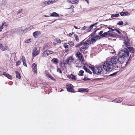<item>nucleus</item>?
<instances>
[{"mask_svg":"<svg viewBox=\"0 0 135 135\" xmlns=\"http://www.w3.org/2000/svg\"><path fill=\"white\" fill-rule=\"evenodd\" d=\"M91 44V41L90 38H89L87 40L85 41L84 40L81 42L80 43L76 45L75 47H80L83 45L85 47H88L89 45H90Z\"/></svg>","mask_w":135,"mask_h":135,"instance_id":"1","label":"nucleus"},{"mask_svg":"<svg viewBox=\"0 0 135 135\" xmlns=\"http://www.w3.org/2000/svg\"><path fill=\"white\" fill-rule=\"evenodd\" d=\"M124 50H122L119 51L118 54L119 57L124 58L127 57L129 55V52L128 50L126 48Z\"/></svg>","mask_w":135,"mask_h":135,"instance_id":"2","label":"nucleus"},{"mask_svg":"<svg viewBox=\"0 0 135 135\" xmlns=\"http://www.w3.org/2000/svg\"><path fill=\"white\" fill-rule=\"evenodd\" d=\"M112 62L110 61L105 62L103 65V68L105 70L108 71L112 69Z\"/></svg>","mask_w":135,"mask_h":135,"instance_id":"3","label":"nucleus"},{"mask_svg":"<svg viewBox=\"0 0 135 135\" xmlns=\"http://www.w3.org/2000/svg\"><path fill=\"white\" fill-rule=\"evenodd\" d=\"M92 70L93 73L99 75L100 74H102L103 69L102 68L100 67H96L95 68L94 66L93 69H92Z\"/></svg>","mask_w":135,"mask_h":135,"instance_id":"4","label":"nucleus"},{"mask_svg":"<svg viewBox=\"0 0 135 135\" xmlns=\"http://www.w3.org/2000/svg\"><path fill=\"white\" fill-rule=\"evenodd\" d=\"M75 56L79 60L83 62L84 59L82 54L79 51H78L75 54Z\"/></svg>","mask_w":135,"mask_h":135,"instance_id":"5","label":"nucleus"},{"mask_svg":"<svg viewBox=\"0 0 135 135\" xmlns=\"http://www.w3.org/2000/svg\"><path fill=\"white\" fill-rule=\"evenodd\" d=\"M73 86L70 84H67L66 85V88L67 91L69 92L73 93L74 92V90L73 89Z\"/></svg>","mask_w":135,"mask_h":135,"instance_id":"6","label":"nucleus"},{"mask_svg":"<svg viewBox=\"0 0 135 135\" xmlns=\"http://www.w3.org/2000/svg\"><path fill=\"white\" fill-rule=\"evenodd\" d=\"M53 52L52 51L47 50L43 52L41 56L42 57H46L48 56L49 55L52 54Z\"/></svg>","mask_w":135,"mask_h":135,"instance_id":"7","label":"nucleus"},{"mask_svg":"<svg viewBox=\"0 0 135 135\" xmlns=\"http://www.w3.org/2000/svg\"><path fill=\"white\" fill-rule=\"evenodd\" d=\"M40 53V50L38 49L36 47L33 48L32 52V56L33 57H35L38 55Z\"/></svg>","mask_w":135,"mask_h":135,"instance_id":"8","label":"nucleus"},{"mask_svg":"<svg viewBox=\"0 0 135 135\" xmlns=\"http://www.w3.org/2000/svg\"><path fill=\"white\" fill-rule=\"evenodd\" d=\"M74 59L73 57H70L68 58L65 61L63 62L64 66L65 67L66 65L70 64L71 62L73 61Z\"/></svg>","mask_w":135,"mask_h":135,"instance_id":"9","label":"nucleus"},{"mask_svg":"<svg viewBox=\"0 0 135 135\" xmlns=\"http://www.w3.org/2000/svg\"><path fill=\"white\" fill-rule=\"evenodd\" d=\"M37 63H33L32 65V70L35 73L37 74Z\"/></svg>","mask_w":135,"mask_h":135,"instance_id":"10","label":"nucleus"},{"mask_svg":"<svg viewBox=\"0 0 135 135\" xmlns=\"http://www.w3.org/2000/svg\"><path fill=\"white\" fill-rule=\"evenodd\" d=\"M100 39V36H96L92 37L91 39H90V40H91V42L94 43L97 40H98Z\"/></svg>","mask_w":135,"mask_h":135,"instance_id":"11","label":"nucleus"},{"mask_svg":"<svg viewBox=\"0 0 135 135\" xmlns=\"http://www.w3.org/2000/svg\"><path fill=\"white\" fill-rule=\"evenodd\" d=\"M110 61L112 62V64L115 63H117L118 61L117 57V56H113L111 58Z\"/></svg>","mask_w":135,"mask_h":135,"instance_id":"12","label":"nucleus"},{"mask_svg":"<svg viewBox=\"0 0 135 135\" xmlns=\"http://www.w3.org/2000/svg\"><path fill=\"white\" fill-rule=\"evenodd\" d=\"M94 67V66L93 65H91V64L89 65L88 64L85 63L84 64V66H83V68L85 69L90 68L92 70V69H93Z\"/></svg>","mask_w":135,"mask_h":135,"instance_id":"13","label":"nucleus"},{"mask_svg":"<svg viewBox=\"0 0 135 135\" xmlns=\"http://www.w3.org/2000/svg\"><path fill=\"white\" fill-rule=\"evenodd\" d=\"M88 48V47L84 46H82L80 49V51L81 53L85 54L86 53V50H87Z\"/></svg>","mask_w":135,"mask_h":135,"instance_id":"14","label":"nucleus"},{"mask_svg":"<svg viewBox=\"0 0 135 135\" xmlns=\"http://www.w3.org/2000/svg\"><path fill=\"white\" fill-rule=\"evenodd\" d=\"M67 77L69 79H71L73 81L77 79L76 76L73 75L72 74H71L70 75H68L67 76Z\"/></svg>","mask_w":135,"mask_h":135,"instance_id":"15","label":"nucleus"},{"mask_svg":"<svg viewBox=\"0 0 135 135\" xmlns=\"http://www.w3.org/2000/svg\"><path fill=\"white\" fill-rule=\"evenodd\" d=\"M83 62H82L81 61L79 60H77L75 61L76 66V67L81 68L82 67V64Z\"/></svg>","mask_w":135,"mask_h":135,"instance_id":"16","label":"nucleus"},{"mask_svg":"<svg viewBox=\"0 0 135 135\" xmlns=\"http://www.w3.org/2000/svg\"><path fill=\"white\" fill-rule=\"evenodd\" d=\"M119 68V66L118 65L117 63H115L112 64V69L113 70H117Z\"/></svg>","mask_w":135,"mask_h":135,"instance_id":"17","label":"nucleus"},{"mask_svg":"<svg viewBox=\"0 0 135 135\" xmlns=\"http://www.w3.org/2000/svg\"><path fill=\"white\" fill-rule=\"evenodd\" d=\"M50 16L56 17H60L59 15L55 12H54L50 13Z\"/></svg>","mask_w":135,"mask_h":135,"instance_id":"18","label":"nucleus"},{"mask_svg":"<svg viewBox=\"0 0 135 135\" xmlns=\"http://www.w3.org/2000/svg\"><path fill=\"white\" fill-rule=\"evenodd\" d=\"M118 63L121 64L123 63L124 61V58L122 57H119L118 59Z\"/></svg>","mask_w":135,"mask_h":135,"instance_id":"19","label":"nucleus"},{"mask_svg":"<svg viewBox=\"0 0 135 135\" xmlns=\"http://www.w3.org/2000/svg\"><path fill=\"white\" fill-rule=\"evenodd\" d=\"M41 32L39 31H37L33 33V35L35 38L37 37L38 35L40 34Z\"/></svg>","mask_w":135,"mask_h":135,"instance_id":"20","label":"nucleus"},{"mask_svg":"<svg viewBox=\"0 0 135 135\" xmlns=\"http://www.w3.org/2000/svg\"><path fill=\"white\" fill-rule=\"evenodd\" d=\"M88 90L87 89L80 88L78 89V91L79 92H83L87 93L88 92Z\"/></svg>","mask_w":135,"mask_h":135,"instance_id":"21","label":"nucleus"},{"mask_svg":"<svg viewBox=\"0 0 135 135\" xmlns=\"http://www.w3.org/2000/svg\"><path fill=\"white\" fill-rule=\"evenodd\" d=\"M123 99V98L122 97H120L117 98L114 101L117 103H120L121 102Z\"/></svg>","mask_w":135,"mask_h":135,"instance_id":"22","label":"nucleus"},{"mask_svg":"<svg viewBox=\"0 0 135 135\" xmlns=\"http://www.w3.org/2000/svg\"><path fill=\"white\" fill-rule=\"evenodd\" d=\"M45 74L46 76L48 77L49 78L51 79L54 80L55 79L51 75L49 74V72L47 71H45Z\"/></svg>","mask_w":135,"mask_h":135,"instance_id":"23","label":"nucleus"},{"mask_svg":"<svg viewBox=\"0 0 135 135\" xmlns=\"http://www.w3.org/2000/svg\"><path fill=\"white\" fill-rule=\"evenodd\" d=\"M50 1H47L43 2L41 4V5L42 6H47L50 4Z\"/></svg>","mask_w":135,"mask_h":135,"instance_id":"24","label":"nucleus"},{"mask_svg":"<svg viewBox=\"0 0 135 135\" xmlns=\"http://www.w3.org/2000/svg\"><path fill=\"white\" fill-rule=\"evenodd\" d=\"M120 14L121 16H126L129 14L128 12H122L120 13Z\"/></svg>","mask_w":135,"mask_h":135,"instance_id":"25","label":"nucleus"},{"mask_svg":"<svg viewBox=\"0 0 135 135\" xmlns=\"http://www.w3.org/2000/svg\"><path fill=\"white\" fill-rule=\"evenodd\" d=\"M127 48L129 49V51L130 52L132 53H134V49L133 47L130 46L129 47H128V48Z\"/></svg>","mask_w":135,"mask_h":135,"instance_id":"26","label":"nucleus"},{"mask_svg":"<svg viewBox=\"0 0 135 135\" xmlns=\"http://www.w3.org/2000/svg\"><path fill=\"white\" fill-rule=\"evenodd\" d=\"M16 77L18 79H20L21 78V76L19 73L17 71H15Z\"/></svg>","mask_w":135,"mask_h":135,"instance_id":"27","label":"nucleus"},{"mask_svg":"<svg viewBox=\"0 0 135 135\" xmlns=\"http://www.w3.org/2000/svg\"><path fill=\"white\" fill-rule=\"evenodd\" d=\"M69 2L72 4H78V1L77 0H69Z\"/></svg>","mask_w":135,"mask_h":135,"instance_id":"28","label":"nucleus"},{"mask_svg":"<svg viewBox=\"0 0 135 135\" xmlns=\"http://www.w3.org/2000/svg\"><path fill=\"white\" fill-rule=\"evenodd\" d=\"M108 37H114V35L113 34L112 32L110 31H108Z\"/></svg>","mask_w":135,"mask_h":135,"instance_id":"29","label":"nucleus"},{"mask_svg":"<svg viewBox=\"0 0 135 135\" xmlns=\"http://www.w3.org/2000/svg\"><path fill=\"white\" fill-rule=\"evenodd\" d=\"M124 44H125V46L126 47L128 48V47H129L130 46V43L126 41H124L123 42Z\"/></svg>","mask_w":135,"mask_h":135,"instance_id":"30","label":"nucleus"},{"mask_svg":"<svg viewBox=\"0 0 135 135\" xmlns=\"http://www.w3.org/2000/svg\"><path fill=\"white\" fill-rule=\"evenodd\" d=\"M102 37H108V32H105L103 35H102Z\"/></svg>","mask_w":135,"mask_h":135,"instance_id":"31","label":"nucleus"},{"mask_svg":"<svg viewBox=\"0 0 135 135\" xmlns=\"http://www.w3.org/2000/svg\"><path fill=\"white\" fill-rule=\"evenodd\" d=\"M0 48L1 49L2 51H4V50H6L7 49H6V48L2 44H0Z\"/></svg>","mask_w":135,"mask_h":135,"instance_id":"32","label":"nucleus"},{"mask_svg":"<svg viewBox=\"0 0 135 135\" xmlns=\"http://www.w3.org/2000/svg\"><path fill=\"white\" fill-rule=\"evenodd\" d=\"M52 61L55 64H57L58 62V61L57 59L56 58H54L52 59Z\"/></svg>","mask_w":135,"mask_h":135,"instance_id":"33","label":"nucleus"},{"mask_svg":"<svg viewBox=\"0 0 135 135\" xmlns=\"http://www.w3.org/2000/svg\"><path fill=\"white\" fill-rule=\"evenodd\" d=\"M74 36L76 41L77 42H79V40L78 36L76 34H74Z\"/></svg>","mask_w":135,"mask_h":135,"instance_id":"34","label":"nucleus"},{"mask_svg":"<svg viewBox=\"0 0 135 135\" xmlns=\"http://www.w3.org/2000/svg\"><path fill=\"white\" fill-rule=\"evenodd\" d=\"M84 73V71L80 70L79 73L78 75L79 76H83Z\"/></svg>","mask_w":135,"mask_h":135,"instance_id":"35","label":"nucleus"},{"mask_svg":"<svg viewBox=\"0 0 135 135\" xmlns=\"http://www.w3.org/2000/svg\"><path fill=\"white\" fill-rule=\"evenodd\" d=\"M68 44L71 47H72L74 46V43L72 41H69L68 42Z\"/></svg>","mask_w":135,"mask_h":135,"instance_id":"36","label":"nucleus"},{"mask_svg":"<svg viewBox=\"0 0 135 135\" xmlns=\"http://www.w3.org/2000/svg\"><path fill=\"white\" fill-rule=\"evenodd\" d=\"M85 71L88 73H89L90 74H92V72L89 70L88 69H84Z\"/></svg>","mask_w":135,"mask_h":135,"instance_id":"37","label":"nucleus"},{"mask_svg":"<svg viewBox=\"0 0 135 135\" xmlns=\"http://www.w3.org/2000/svg\"><path fill=\"white\" fill-rule=\"evenodd\" d=\"M119 15L118 14H112L111 15V17L112 18H113L114 17H118Z\"/></svg>","mask_w":135,"mask_h":135,"instance_id":"38","label":"nucleus"},{"mask_svg":"<svg viewBox=\"0 0 135 135\" xmlns=\"http://www.w3.org/2000/svg\"><path fill=\"white\" fill-rule=\"evenodd\" d=\"M69 9L71 10V12H73L74 9V7L73 5H72L71 7Z\"/></svg>","mask_w":135,"mask_h":135,"instance_id":"39","label":"nucleus"},{"mask_svg":"<svg viewBox=\"0 0 135 135\" xmlns=\"http://www.w3.org/2000/svg\"><path fill=\"white\" fill-rule=\"evenodd\" d=\"M21 61H20V60L17 61L16 62V66H18L19 65H20V64L21 63Z\"/></svg>","mask_w":135,"mask_h":135,"instance_id":"40","label":"nucleus"},{"mask_svg":"<svg viewBox=\"0 0 135 135\" xmlns=\"http://www.w3.org/2000/svg\"><path fill=\"white\" fill-rule=\"evenodd\" d=\"M63 46L64 47L65 49H67L68 48L69 46L66 43L64 44Z\"/></svg>","mask_w":135,"mask_h":135,"instance_id":"41","label":"nucleus"},{"mask_svg":"<svg viewBox=\"0 0 135 135\" xmlns=\"http://www.w3.org/2000/svg\"><path fill=\"white\" fill-rule=\"evenodd\" d=\"M94 27L95 28H94L93 29H95V26H94V25H91L90 26V30H92V29H93V27Z\"/></svg>","mask_w":135,"mask_h":135,"instance_id":"42","label":"nucleus"},{"mask_svg":"<svg viewBox=\"0 0 135 135\" xmlns=\"http://www.w3.org/2000/svg\"><path fill=\"white\" fill-rule=\"evenodd\" d=\"M7 75L6 76V77L9 79H11L12 78V77L11 76L8 74H7Z\"/></svg>","mask_w":135,"mask_h":135,"instance_id":"43","label":"nucleus"},{"mask_svg":"<svg viewBox=\"0 0 135 135\" xmlns=\"http://www.w3.org/2000/svg\"><path fill=\"white\" fill-rule=\"evenodd\" d=\"M123 24V22L122 21H120L117 23V24L119 26H121Z\"/></svg>","mask_w":135,"mask_h":135,"instance_id":"44","label":"nucleus"},{"mask_svg":"<svg viewBox=\"0 0 135 135\" xmlns=\"http://www.w3.org/2000/svg\"><path fill=\"white\" fill-rule=\"evenodd\" d=\"M23 65L26 67H27V66L26 64V61H23Z\"/></svg>","mask_w":135,"mask_h":135,"instance_id":"45","label":"nucleus"},{"mask_svg":"<svg viewBox=\"0 0 135 135\" xmlns=\"http://www.w3.org/2000/svg\"><path fill=\"white\" fill-rule=\"evenodd\" d=\"M21 60L23 61H26V59L24 56H22V57Z\"/></svg>","mask_w":135,"mask_h":135,"instance_id":"46","label":"nucleus"},{"mask_svg":"<svg viewBox=\"0 0 135 135\" xmlns=\"http://www.w3.org/2000/svg\"><path fill=\"white\" fill-rule=\"evenodd\" d=\"M109 29V30L108 31H110V32H112L113 31L115 30L114 29H113L111 28H110V27H109L108 28Z\"/></svg>","mask_w":135,"mask_h":135,"instance_id":"47","label":"nucleus"},{"mask_svg":"<svg viewBox=\"0 0 135 135\" xmlns=\"http://www.w3.org/2000/svg\"><path fill=\"white\" fill-rule=\"evenodd\" d=\"M2 69L1 68H0V75H3V71Z\"/></svg>","mask_w":135,"mask_h":135,"instance_id":"48","label":"nucleus"},{"mask_svg":"<svg viewBox=\"0 0 135 135\" xmlns=\"http://www.w3.org/2000/svg\"><path fill=\"white\" fill-rule=\"evenodd\" d=\"M4 24H2V26H0V32H1L2 31V29H3V26Z\"/></svg>","mask_w":135,"mask_h":135,"instance_id":"49","label":"nucleus"},{"mask_svg":"<svg viewBox=\"0 0 135 135\" xmlns=\"http://www.w3.org/2000/svg\"><path fill=\"white\" fill-rule=\"evenodd\" d=\"M57 71L58 72H59L60 74H61L62 73V72L60 68H58L57 69Z\"/></svg>","mask_w":135,"mask_h":135,"instance_id":"50","label":"nucleus"},{"mask_svg":"<svg viewBox=\"0 0 135 135\" xmlns=\"http://www.w3.org/2000/svg\"><path fill=\"white\" fill-rule=\"evenodd\" d=\"M115 30L118 33V34H121V32L119 30H117V29H115Z\"/></svg>","mask_w":135,"mask_h":135,"instance_id":"51","label":"nucleus"},{"mask_svg":"<svg viewBox=\"0 0 135 135\" xmlns=\"http://www.w3.org/2000/svg\"><path fill=\"white\" fill-rule=\"evenodd\" d=\"M117 73V72H115L113 73L112 74H111L109 75L110 76H114Z\"/></svg>","mask_w":135,"mask_h":135,"instance_id":"52","label":"nucleus"},{"mask_svg":"<svg viewBox=\"0 0 135 135\" xmlns=\"http://www.w3.org/2000/svg\"><path fill=\"white\" fill-rule=\"evenodd\" d=\"M49 1H50V4H52V3L55 2V0H49Z\"/></svg>","mask_w":135,"mask_h":135,"instance_id":"53","label":"nucleus"},{"mask_svg":"<svg viewBox=\"0 0 135 135\" xmlns=\"http://www.w3.org/2000/svg\"><path fill=\"white\" fill-rule=\"evenodd\" d=\"M90 80V79L89 78H85L83 79V80L85 81L86 80Z\"/></svg>","mask_w":135,"mask_h":135,"instance_id":"54","label":"nucleus"},{"mask_svg":"<svg viewBox=\"0 0 135 135\" xmlns=\"http://www.w3.org/2000/svg\"><path fill=\"white\" fill-rule=\"evenodd\" d=\"M103 31H101L99 33V34L102 37V35H103Z\"/></svg>","mask_w":135,"mask_h":135,"instance_id":"55","label":"nucleus"},{"mask_svg":"<svg viewBox=\"0 0 135 135\" xmlns=\"http://www.w3.org/2000/svg\"><path fill=\"white\" fill-rule=\"evenodd\" d=\"M22 11V9H20L19 11H18V12H17V14H19L20 13H21Z\"/></svg>","mask_w":135,"mask_h":135,"instance_id":"56","label":"nucleus"},{"mask_svg":"<svg viewBox=\"0 0 135 135\" xmlns=\"http://www.w3.org/2000/svg\"><path fill=\"white\" fill-rule=\"evenodd\" d=\"M30 40L31 39H28L25 42L26 43H28L30 41Z\"/></svg>","mask_w":135,"mask_h":135,"instance_id":"57","label":"nucleus"},{"mask_svg":"<svg viewBox=\"0 0 135 135\" xmlns=\"http://www.w3.org/2000/svg\"><path fill=\"white\" fill-rule=\"evenodd\" d=\"M131 55H130L129 57V59L128 60V61L126 62V64H127L128 63V61H129V60L130 59H131L132 58V57H131Z\"/></svg>","mask_w":135,"mask_h":135,"instance_id":"58","label":"nucleus"},{"mask_svg":"<svg viewBox=\"0 0 135 135\" xmlns=\"http://www.w3.org/2000/svg\"><path fill=\"white\" fill-rule=\"evenodd\" d=\"M112 32V33H113V34L114 35V37H115V36H117V34L116 33H115V32H113V31Z\"/></svg>","mask_w":135,"mask_h":135,"instance_id":"59","label":"nucleus"},{"mask_svg":"<svg viewBox=\"0 0 135 135\" xmlns=\"http://www.w3.org/2000/svg\"><path fill=\"white\" fill-rule=\"evenodd\" d=\"M74 34V33L73 32H72L71 33H70L69 34V36H72Z\"/></svg>","mask_w":135,"mask_h":135,"instance_id":"60","label":"nucleus"},{"mask_svg":"<svg viewBox=\"0 0 135 135\" xmlns=\"http://www.w3.org/2000/svg\"><path fill=\"white\" fill-rule=\"evenodd\" d=\"M7 74V73H5V72H4V73H3V74L6 77V76L7 75V74Z\"/></svg>","mask_w":135,"mask_h":135,"instance_id":"61","label":"nucleus"},{"mask_svg":"<svg viewBox=\"0 0 135 135\" xmlns=\"http://www.w3.org/2000/svg\"><path fill=\"white\" fill-rule=\"evenodd\" d=\"M86 28V27L85 26H84L82 28V29L83 30H85Z\"/></svg>","mask_w":135,"mask_h":135,"instance_id":"62","label":"nucleus"},{"mask_svg":"<svg viewBox=\"0 0 135 135\" xmlns=\"http://www.w3.org/2000/svg\"><path fill=\"white\" fill-rule=\"evenodd\" d=\"M94 33H92L91 35H90V36H91V37L94 36Z\"/></svg>","mask_w":135,"mask_h":135,"instance_id":"63","label":"nucleus"},{"mask_svg":"<svg viewBox=\"0 0 135 135\" xmlns=\"http://www.w3.org/2000/svg\"><path fill=\"white\" fill-rule=\"evenodd\" d=\"M85 1L87 2V3L88 4L89 3V1L88 0H85Z\"/></svg>","mask_w":135,"mask_h":135,"instance_id":"64","label":"nucleus"}]
</instances>
